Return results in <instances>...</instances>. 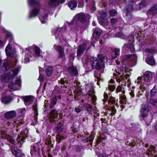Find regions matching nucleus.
<instances>
[{"instance_id": "f257e3e1", "label": "nucleus", "mask_w": 157, "mask_h": 157, "mask_svg": "<svg viewBox=\"0 0 157 157\" xmlns=\"http://www.w3.org/2000/svg\"><path fill=\"white\" fill-rule=\"evenodd\" d=\"M97 56V57H90L84 64V67L87 72H90L93 69L100 70L105 68V61L106 59V55L99 54Z\"/></svg>"}, {"instance_id": "f03ea898", "label": "nucleus", "mask_w": 157, "mask_h": 157, "mask_svg": "<svg viewBox=\"0 0 157 157\" xmlns=\"http://www.w3.org/2000/svg\"><path fill=\"white\" fill-rule=\"evenodd\" d=\"M28 130L26 128L22 131L20 135H18L16 141L13 138L10 140V142L14 145H19V147L21 148L22 146V144L25 141V139L28 137Z\"/></svg>"}, {"instance_id": "7ed1b4c3", "label": "nucleus", "mask_w": 157, "mask_h": 157, "mask_svg": "<svg viewBox=\"0 0 157 157\" xmlns=\"http://www.w3.org/2000/svg\"><path fill=\"white\" fill-rule=\"evenodd\" d=\"M41 144L39 143H34L31 147L30 153L32 156H40Z\"/></svg>"}, {"instance_id": "20e7f679", "label": "nucleus", "mask_w": 157, "mask_h": 157, "mask_svg": "<svg viewBox=\"0 0 157 157\" xmlns=\"http://www.w3.org/2000/svg\"><path fill=\"white\" fill-rule=\"evenodd\" d=\"M151 109L149 107L148 105H142L140 109L141 113L140 117L141 120H144L147 117L148 115V112L150 111Z\"/></svg>"}, {"instance_id": "39448f33", "label": "nucleus", "mask_w": 157, "mask_h": 157, "mask_svg": "<svg viewBox=\"0 0 157 157\" xmlns=\"http://www.w3.org/2000/svg\"><path fill=\"white\" fill-rule=\"evenodd\" d=\"M74 19L75 20L77 24L80 21L82 24H84L87 21V17L86 15L82 13L77 14L74 17Z\"/></svg>"}, {"instance_id": "423d86ee", "label": "nucleus", "mask_w": 157, "mask_h": 157, "mask_svg": "<svg viewBox=\"0 0 157 157\" xmlns=\"http://www.w3.org/2000/svg\"><path fill=\"white\" fill-rule=\"evenodd\" d=\"M126 73L125 68L123 66H121L118 74L121 75V78L122 79H127L129 77V74Z\"/></svg>"}, {"instance_id": "0eeeda50", "label": "nucleus", "mask_w": 157, "mask_h": 157, "mask_svg": "<svg viewBox=\"0 0 157 157\" xmlns=\"http://www.w3.org/2000/svg\"><path fill=\"white\" fill-rule=\"evenodd\" d=\"M11 151L15 157H22L25 156V154L22 152L21 150L19 149L15 146L11 147Z\"/></svg>"}, {"instance_id": "6e6552de", "label": "nucleus", "mask_w": 157, "mask_h": 157, "mask_svg": "<svg viewBox=\"0 0 157 157\" xmlns=\"http://www.w3.org/2000/svg\"><path fill=\"white\" fill-rule=\"evenodd\" d=\"M93 105L91 104L84 103L82 104L81 108L85 110L88 114L91 115L93 110Z\"/></svg>"}, {"instance_id": "1a4fd4ad", "label": "nucleus", "mask_w": 157, "mask_h": 157, "mask_svg": "<svg viewBox=\"0 0 157 157\" xmlns=\"http://www.w3.org/2000/svg\"><path fill=\"white\" fill-rule=\"evenodd\" d=\"M67 71L69 74L72 77L76 76L78 74L76 67L73 65L69 67Z\"/></svg>"}, {"instance_id": "9d476101", "label": "nucleus", "mask_w": 157, "mask_h": 157, "mask_svg": "<svg viewBox=\"0 0 157 157\" xmlns=\"http://www.w3.org/2000/svg\"><path fill=\"white\" fill-rule=\"evenodd\" d=\"M51 109L49 113V118L52 120V121L55 122V119L57 118L59 115V111L54 108Z\"/></svg>"}, {"instance_id": "9b49d317", "label": "nucleus", "mask_w": 157, "mask_h": 157, "mask_svg": "<svg viewBox=\"0 0 157 157\" xmlns=\"http://www.w3.org/2000/svg\"><path fill=\"white\" fill-rule=\"evenodd\" d=\"M21 98L24 100L25 105L28 106L33 102L34 97L31 95L25 96L21 97Z\"/></svg>"}, {"instance_id": "f8f14e48", "label": "nucleus", "mask_w": 157, "mask_h": 157, "mask_svg": "<svg viewBox=\"0 0 157 157\" xmlns=\"http://www.w3.org/2000/svg\"><path fill=\"white\" fill-rule=\"evenodd\" d=\"M16 116V113L15 111L13 110L7 112L4 114V117L7 120L13 118Z\"/></svg>"}, {"instance_id": "ddd939ff", "label": "nucleus", "mask_w": 157, "mask_h": 157, "mask_svg": "<svg viewBox=\"0 0 157 157\" xmlns=\"http://www.w3.org/2000/svg\"><path fill=\"white\" fill-rule=\"evenodd\" d=\"M67 23L68 26L73 25L75 24V29L78 32L82 29L83 28V26L80 24H77L75 20L74 19V18L71 22H67Z\"/></svg>"}, {"instance_id": "4468645a", "label": "nucleus", "mask_w": 157, "mask_h": 157, "mask_svg": "<svg viewBox=\"0 0 157 157\" xmlns=\"http://www.w3.org/2000/svg\"><path fill=\"white\" fill-rule=\"evenodd\" d=\"M56 50L59 53L58 59H62L64 60V58L65 57L64 51L62 47L59 45H57L55 48Z\"/></svg>"}, {"instance_id": "2eb2a0df", "label": "nucleus", "mask_w": 157, "mask_h": 157, "mask_svg": "<svg viewBox=\"0 0 157 157\" xmlns=\"http://www.w3.org/2000/svg\"><path fill=\"white\" fill-rule=\"evenodd\" d=\"M86 47L87 44L85 43H84L79 45L77 50V56H81L82 54L86 50Z\"/></svg>"}, {"instance_id": "dca6fc26", "label": "nucleus", "mask_w": 157, "mask_h": 157, "mask_svg": "<svg viewBox=\"0 0 157 157\" xmlns=\"http://www.w3.org/2000/svg\"><path fill=\"white\" fill-rule=\"evenodd\" d=\"M57 97L56 95L50 99V103L48 104V106L49 108V109H52L54 108V106L57 103Z\"/></svg>"}, {"instance_id": "f3484780", "label": "nucleus", "mask_w": 157, "mask_h": 157, "mask_svg": "<svg viewBox=\"0 0 157 157\" xmlns=\"http://www.w3.org/2000/svg\"><path fill=\"white\" fill-rule=\"evenodd\" d=\"M95 136L94 135H90L87 138H85L82 139V141L83 143H86V142H89V143L87 144L88 146L90 145L92 146L93 140Z\"/></svg>"}, {"instance_id": "a211bd4d", "label": "nucleus", "mask_w": 157, "mask_h": 157, "mask_svg": "<svg viewBox=\"0 0 157 157\" xmlns=\"http://www.w3.org/2000/svg\"><path fill=\"white\" fill-rule=\"evenodd\" d=\"M136 5V4L134 2H131L127 5L126 9V15H130L131 12L134 10V7Z\"/></svg>"}, {"instance_id": "6ab92c4d", "label": "nucleus", "mask_w": 157, "mask_h": 157, "mask_svg": "<svg viewBox=\"0 0 157 157\" xmlns=\"http://www.w3.org/2000/svg\"><path fill=\"white\" fill-rule=\"evenodd\" d=\"M102 33V31L101 29L98 28H96L93 33V37L97 40L101 35Z\"/></svg>"}, {"instance_id": "aec40b11", "label": "nucleus", "mask_w": 157, "mask_h": 157, "mask_svg": "<svg viewBox=\"0 0 157 157\" xmlns=\"http://www.w3.org/2000/svg\"><path fill=\"white\" fill-rule=\"evenodd\" d=\"M40 8H33L32 10L30 12L29 17V18H32L33 17L37 16L40 13Z\"/></svg>"}, {"instance_id": "412c9836", "label": "nucleus", "mask_w": 157, "mask_h": 157, "mask_svg": "<svg viewBox=\"0 0 157 157\" xmlns=\"http://www.w3.org/2000/svg\"><path fill=\"white\" fill-rule=\"evenodd\" d=\"M152 76L151 72L150 71H147L144 73V79L145 82H148L152 79Z\"/></svg>"}, {"instance_id": "4be33fe9", "label": "nucleus", "mask_w": 157, "mask_h": 157, "mask_svg": "<svg viewBox=\"0 0 157 157\" xmlns=\"http://www.w3.org/2000/svg\"><path fill=\"white\" fill-rule=\"evenodd\" d=\"M58 83L61 85L60 86L61 88H64L66 89L68 84V82L66 78H63L58 81Z\"/></svg>"}, {"instance_id": "5701e85b", "label": "nucleus", "mask_w": 157, "mask_h": 157, "mask_svg": "<svg viewBox=\"0 0 157 157\" xmlns=\"http://www.w3.org/2000/svg\"><path fill=\"white\" fill-rule=\"evenodd\" d=\"M5 52L6 56L8 57H12L13 56L14 53L9 44H8L6 47Z\"/></svg>"}, {"instance_id": "b1692460", "label": "nucleus", "mask_w": 157, "mask_h": 157, "mask_svg": "<svg viewBox=\"0 0 157 157\" xmlns=\"http://www.w3.org/2000/svg\"><path fill=\"white\" fill-rule=\"evenodd\" d=\"M146 62L147 64L151 66L154 65L155 63L153 56H147L146 59Z\"/></svg>"}, {"instance_id": "393cba45", "label": "nucleus", "mask_w": 157, "mask_h": 157, "mask_svg": "<svg viewBox=\"0 0 157 157\" xmlns=\"http://www.w3.org/2000/svg\"><path fill=\"white\" fill-rule=\"evenodd\" d=\"M120 54V50L117 48H115L111 53L112 58L115 59L119 56Z\"/></svg>"}, {"instance_id": "a878e982", "label": "nucleus", "mask_w": 157, "mask_h": 157, "mask_svg": "<svg viewBox=\"0 0 157 157\" xmlns=\"http://www.w3.org/2000/svg\"><path fill=\"white\" fill-rule=\"evenodd\" d=\"M147 14L153 15L157 14V4L155 5L147 12Z\"/></svg>"}, {"instance_id": "bb28decb", "label": "nucleus", "mask_w": 157, "mask_h": 157, "mask_svg": "<svg viewBox=\"0 0 157 157\" xmlns=\"http://www.w3.org/2000/svg\"><path fill=\"white\" fill-rule=\"evenodd\" d=\"M77 2L75 0L70 1L68 3V6L71 10H73L77 7Z\"/></svg>"}, {"instance_id": "cd10ccee", "label": "nucleus", "mask_w": 157, "mask_h": 157, "mask_svg": "<svg viewBox=\"0 0 157 157\" xmlns=\"http://www.w3.org/2000/svg\"><path fill=\"white\" fill-rule=\"evenodd\" d=\"M49 6L51 7H54L59 5V0H49L48 2Z\"/></svg>"}, {"instance_id": "c85d7f7f", "label": "nucleus", "mask_w": 157, "mask_h": 157, "mask_svg": "<svg viewBox=\"0 0 157 157\" xmlns=\"http://www.w3.org/2000/svg\"><path fill=\"white\" fill-rule=\"evenodd\" d=\"M150 105H152L153 107H154V108H155L157 110V99L150 98L148 106Z\"/></svg>"}, {"instance_id": "c756f323", "label": "nucleus", "mask_w": 157, "mask_h": 157, "mask_svg": "<svg viewBox=\"0 0 157 157\" xmlns=\"http://www.w3.org/2000/svg\"><path fill=\"white\" fill-rule=\"evenodd\" d=\"M33 107L34 111V120L37 121V117L38 115V109L37 105H33Z\"/></svg>"}, {"instance_id": "7c9ffc66", "label": "nucleus", "mask_w": 157, "mask_h": 157, "mask_svg": "<svg viewBox=\"0 0 157 157\" xmlns=\"http://www.w3.org/2000/svg\"><path fill=\"white\" fill-rule=\"evenodd\" d=\"M125 46L128 49H129L131 52L133 53L135 51V48L134 46V44L132 43H129L127 44Z\"/></svg>"}, {"instance_id": "2f4dec72", "label": "nucleus", "mask_w": 157, "mask_h": 157, "mask_svg": "<svg viewBox=\"0 0 157 157\" xmlns=\"http://www.w3.org/2000/svg\"><path fill=\"white\" fill-rule=\"evenodd\" d=\"M53 68L52 67H47L45 69V72L47 76L50 77L52 75Z\"/></svg>"}, {"instance_id": "473e14b6", "label": "nucleus", "mask_w": 157, "mask_h": 157, "mask_svg": "<svg viewBox=\"0 0 157 157\" xmlns=\"http://www.w3.org/2000/svg\"><path fill=\"white\" fill-rule=\"evenodd\" d=\"M145 50L147 52L149 53L152 56L156 53L157 51V49L155 48H146Z\"/></svg>"}, {"instance_id": "72a5a7b5", "label": "nucleus", "mask_w": 157, "mask_h": 157, "mask_svg": "<svg viewBox=\"0 0 157 157\" xmlns=\"http://www.w3.org/2000/svg\"><path fill=\"white\" fill-rule=\"evenodd\" d=\"M109 13L110 17H114L117 14V12L115 9H112L109 11Z\"/></svg>"}, {"instance_id": "f704fd0d", "label": "nucleus", "mask_w": 157, "mask_h": 157, "mask_svg": "<svg viewBox=\"0 0 157 157\" xmlns=\"http://www.w3.org/2000/svg\"><path fill=\"white\" fill-rule=\"evenodd\" d=\"M108 110L111 111L110 114L112 116H114L117 111L114 105H113L108 108Z\"/></svg>"}, {"instance_id": "c9c22d12", "label": "nucleus", "mask_w": 157, "mask_h": 157, "mask_svg": "<svg viewBox=\"0 0 157 157\" xmlns=\"http://www.w3.org/2000/svg\"><path fill=\"white\" fill-rule=\"evenodd\" d=\"M11 98L10 97L6 96L3 98L2 100V101L5 103L7 104L10 102Z\"/></svg>"}, {"instance_id": "e433bc0d", "label": "nucleus", "mask_w": 157, "mask_h": 157, "mask_svg": "<svg viewBox=\"0 0 157 157\" xmlns=\"http://www.w3.org/2000/svg\"><path fill=\"white\" fill-rule=\"evenodd\" d=\"M35 53L37 57L40 56V48L37 46H36L34 48Z\"/></svg>"}, {"instance_id": "4c0bfd02", "label": "nucleus", "mask_w": 157, "mask_h": 157, "mask_svg": "<svg viewBox=\"0 0 157 157\" xmlns=\"http://www.w3.org/2000/svg\"><path fill=\"white\" fill-rule=\"evenodd\" d=\"M115 98L111 96L109 97L107 101L109 104L111 105L112 104L114 105L115 103Z\"/></svg>"}, {"instance_id": "58836bf2", "label": "nucleus", "mask_w": 157, "mask_h": 157, "mask_svg": "<svg viewBox=\"0 0 157 157\" xmlns=\"http://www.w3.org/2000/svg\"><path fill=\"white\" fill-rule=\"evenodd\" d=\"M123 88L122 86L121 85H119L116 89V91L117 92H121L122 94H124L125 93V91L124 90H122V89H123Z\"/></svg>"}, {"instance_id": "ea45409f", "label": "nucleus", "mask_w": 157, "mask_h": 157, "mask_svg": "<svg viewBox=\"0 0 157 157\" xmlns=\"http://www.w3.org/2000/svg\"><path fill=\"white\" fill-rule=\"evenodd\" d=\"M6 37L10 41H12L13 40V36L10 32L7 31L6 32Z\"/></svg>"}, {"instance_id": "a19ab883", "label": "nucleus", "mask_w": 157, "mask_h": 157, "mask_svg": "<svg viewBox=\"0 0 157 157\" xmlns=\"http://www.w3.org/2000/svg\"><path fill=\"white\" fill-rule=\"evenodd\" d=\"M98 20L99 23L101 25L105 24V18L101 17H99Z\"/></svg>"}, {"instance_id": "79ce46f5", "label": "nucleus", "mask_w": 157, "mask_h": 157, "mask_svg": "<svg viewBox=\"0 0 157 157\" xmlns=\"http://www.w3.org/2000/svg\"><path fill=\"white\" fill-rule=\"evenodd\" d=\"M104 99L103 102L104 103L107 102L109 99V95L107 92L105 91L103 94Z\"/></svg>"}, {"instance_id": "37998d69", "label": "nucleus", "mask_w": 157, "mask_h": 157, "mask_svg": "<svg viewBox=\"0 0 157 157\" xmlns=\"http://www.w3.org/2000/svg\"><path fill=\"white\" fill-rule=\"evenodd\" d=\"M146 5V2L144 1H142L139 3V7L140 10L145 7Z\"/></svg>"}, {"instance_id": "c03bdc74", "label": "nucleus", "mask_w": 157, "mask_h": 157, "mask_svg": "<svg viewBox=\"0 0 157 157\" xmlns=\"http://www.w3.org/2000/svg\"><path fill=\"white\" fill-rule=\"evenodd\" d=\"M2 66L5 68L6 71H8L10 69V67L7 62H4L3 63Z\"/></svg>"}, {"instance_id": "a18cd8bd", "label": "nucleus", "mask_w": 157, "mask_h": 157, "mask_svg": "<svg viewBox=\"0 0 157 157\" xmlns=\"http://www.w3.org/2000/svg\"><path fill=\"white\" fill-rule=\"evenodd\" d=\"M83 149V148L82 147L78 145L75 147V152L78 153H81L82 150Z\"/></svg>"}, {"instance_id": "49530a36", "label": "nucleus", "mask_w": 157, "mask_h": 157, "mask_svg": "<svg viewBox=\"0 0 157 157\" xmlns=\"http://www.w3.org/2000/svg\"><path fill=\"white\" fill-rule=\"evenodd\" d=\"M132 57H133V58H136L137 56L135 54H130L126 55L125 56V58L127 59H130Z\"/></svg>"}, {"instance_id": "de8ad7c7", "label": "nucleus", "mask_w": 157, "mask_h": 157, "mask_svg": "<svg viewBox=\"0 0 157 157\" xmlns=\"http://www.w3.org/2000/svg\"><path fill=\"white\" fill-rule=\"evenodd\" d=\"M11 71L13 72V75L14 77V76H15L18 75L19 71V70L18 68H16L14 69L11 70Z\"/></svg>"}, {"instance_id": "09e8293b", "label": "nucleus", "mask_w": 157, "mask_h": 157, "mask_svg": "<svg viewBox=\"0 0 157 157\" xmlns=\"http://www.w3.org/2000/svg\"><path fill=\"white\" fill-rule=\"evenodd\" d=\"M156 93V90L155 86H154L150 91V94L151 97H152L154 96Z\"/></svg>"}, {"instance_id": "8fccbe9b", "label": "nucleus", "mask_w": 157, "mask_h": 157, "mask_svg": "<svg viewBox=\"0 0 157 157\" xmlns=\"http://www.w3.org/2000/svg\"><path fill=\"white\" fill-rule=\"evenodd\" d=\"M116 85L115 84H110L108 86V89L110 91L113 92L115 89Z\"/></svg>"}, {"instance_id": "3c124183", "label": "nucleus", "mask_w": 157, "mask_h": 157, "mask_svg": "<svg viewBox=\"0 0 157 157\" xmlns=\"http://www.w3.org/2000/svg\"><path fill=\"white\" fill-rule=\"evenodd\" d=\"M91 10L93 11L96 10V7L95 6V2L94 0H91Z\"/></svg>"}, {"instance_id": "603ef678", "label": "nucleus", "mask_w": 157, "mask_h": 157, "mask_svg": "<svg viewBox=\"0 0 157 157\" xmlns=\"http://www.w3.org/2000/svg\"><path fill=\"white\" fill-rule=\"evenodd\" d=\"M55 130L58 132L60 133L63 132V128L61 126L57 125L55 127Z\"/></svg>"}, {"instance_id": "864d4df0", "label": "nucleus", "mask_w": 157, "mask_h": 157, "mask_svg": "<svg viewBox=\"0 0 157 157\" xmlns=\"http://www.w3.org/2000/svg\"><path fill=\"white\" fill-rule=\"evenodd\" d=\"M64 138H65L63 136H62L60 135H58L56 137V141L58 142V143H59L61 142L62 140L64 139Z\"/></svg>"}, {"instance_id": "5fc2aeb1", "label": "nucleus", "mask_w": 157, "mask_h": 157, "mask_svg": "<svg viewBox=\"0 0 157 157\" xmlns=\"http://www.w3.org/2000/svg\"><path fill=\"white\" fill-rule=\"evenodd\" d=\"M110 23L113 25L117 23L118 21V19L117 18H112L110 20Z\"/></svg>"}, {"instance_id": "6e6d98bb", "label": "nucleus", "mask_w": 157, "mask_h": 157, "mask_svg": "<svg viewBox=\"0 0 157 157\" xmlns=\"http://www.w3.org/2000/svg\"><path fill=\"white\" fill-rule=\"evenodd\" d=\"M29 4L31 6H35L36 2L34 0H28Z\"/></svg>"}, {"instance_id": "4d7b16f0", "label": "nucleus", "mask_w": 157, "mask_h": 157, "mask_svg": "<svg viewBox=\"0 0 157 157\" xmlns=\"http://www.w3.org/2000/svg\"><path fill=\"white\" fill-rule=\"evenodd\" d=\"M99 14L101 16V17L105 18L107 16V13L103 11H101L99 12Z\"/></svg>"}, {"instance_id": "13d9d810", "label": "nucleus", "mask_w": 157, "mask_h": 157, "mask_svg": "<svg viewBox=\"0 0 157 157\" xmlns=\"http://www.w3.org/2000/svg\"><path fill=\"white\" fill-rule=\"evenodd\" d=\"M1 79L4 82H6L7 81H8V78L7 77L6 74H4L2 75L1 77Z\"/></svg>"}, {"instance_id": "bf43d9fd", "label": "nucleus", "mask_w": 157, "mask_h": 157, "mask_svg": "<svg viewBox=\"0 0 157 157\" xmlns=\"http://www.w3.org/2000/svg\"><path fill=\"white\" fill-rule=\"evenodd\" d=\"M21 80L20 79H16L14 81L15 85H17L19 86H20L21 85Z\"/></svg>"}, {"instance_id": "052dcab7", "label": "nucleus", "mask_w": 157, "mask_h": 157, "mask_svg": "<svg viewBox=\"0 0 157 157\" xmlns=\"http://www.w3.org/2000/svg\"><path fill=\"white\" fill-rule=\"evenodd\" d=\"M7 75V77L8 78V81L10 80L12 78H13V75H12L10 72H8L7 74H6Z\"/></svg>"}, {"instance_id": "680f3d73", "label": "nucleus", "mask_w": 157, "mask_h": 157, "mask_svg": "<svg viewBox=\"0 0 157 157\" xmlns=\"http://www.w3.org/2000/svg\"><path fill=\"white\" fill-rule=\"evenodd\" d=\"M101 130L103 132L105 133H107L108 132V129L107 127L105 126L102 127L101 128Z\"/></svg>"}, {"instance_id": "e2e57ef3", "label": "nucleus", "mask_w": 157, "mask_h": 157, "mask_svg": "<svg viewBox=\"0 0 157 157\" xmlns=\"http://www.w3.org/2000/svg\"><path fill=\"white\" fill-rule=\"evenodd\" d=\"M15 85V84L13 82H10L8 85V87L10 89H12Z\"/></svg>"}, {"instance_id": "0e129e2a", "label": "nucleus", "mask_w": 157, "mask_h": 157, "mask_svg": "<svg viewBox=\"0 0 157 157\" xmlns=\"http://www.w3.org/2000/svg\"><path fill=\"white\" fill-rule=\"evenodd\" d=\"M69 59L70 60H73L75 58V56L74 54L73 53H71L69 56Z\"/></svg>"}, {"instance_id": "69168bd1", "label": "nucleus", "mask_w": 157, "mask_h": 157, "mask_svg": "<svg viewBox=\"0 0 157 157\" xmlns=\"http://www.w3.org/2000/svg\"><path fill=\"white\" fill-rule=\"evenodd\" d=\"M97 100V98L95 95H94L91 97V100L93 101V103H94Z\"/></svg>"}, {"instance_id": "338daca9", "label": "nucleus", "mask_w": 157, "mask_h": 157, "mask_svg": "<svg viewBox=\"0 0 157 157\" xmlns=\"http://www.w3.org/2000/svg\"><path fill=\"white\" fill-rule=\"evenodd\" d=\"M75 110L77 114H78L81 111L82 109L78 107H76L75 108Z\"/></svg>"}, {"instance_id": "774afa93", "label": "nucleus", "mask_w": 157, "mask_h": 157, "mask_svg": "<svg viewBox=\"0 0 157 157\" xmlns=\"http://www.w3.org/2000/svg\"><path fill=\"white\" fill-rule=\"evenodd\" d=\"M71 128V132L73 133V134H75L76 133V132L78 131L77 130L76 128L72 127Z\"/></svg>"}]
</instances>
